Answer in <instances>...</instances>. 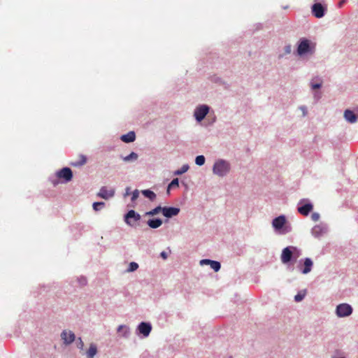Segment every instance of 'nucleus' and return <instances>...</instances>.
<instances>
[{
  "mask_svg": "<svg viewBox=\"0 0 358 358\" xmlns=\"http://www.w3.org/2000/svg\"><path fill=\"white\" fill-rule=\"evenodd\" d=\"M141 215L134 210H130L124 215V222L131 227H136L141 220Z\"/></svg>",
  "mask_w": 358,
  "mask_h": 358,
  "instance_id": "f03ea898",
  "label": "nucleus"
},
{
  "mask_svg": "<svg viewBox=\"0 0 358 358\" xmlns=\"http://www.w3.org/2000/svg\"><path fill=\"white\" fill-rule=\"evenodd\" d=\"M211 262H212V260H210V259H202V260H201L200 264L201 265H203V264H209L210 265L211 264Z\"/></svg>",
  "mask_w": 358,
  "mask_h": 358,
  "instance_id": "e433bc0d",
  "label": "nucleus"
},
{
  "mask_svg": "<svg viewBox=\"0 0 358 358\" xmlns=\"http://www.w3.org/2000/svg\"><path fill=\"white\" fill-rule=\"evenodd\" d=\"M180 213V208L176 207H163L162 214L166 217L170 218L176 216Z\"/></svg>",
  "mask_w": 358,
  "mask_h": 358,
  "instance_id": "9b49d317",
  "label": "nucleus"
},
{
  "mask_svg": "<svg viewBox=\"0 0 358 358\" xmlns=\"http://www.w3.org/2000/svg\"><path fill=\"white\" fill-rule=\"evenodd\" d=\"M115 194V189L113 188L108 189L106 187H102L99 192L97 193V196L104 199H108L113 197Z\"/></svg>",
  "mask_w": 358,
  "mask_h": 358,
  "instance_id": "6e6552de",
  "label": "nucleus"
},
{
  "mask_svg": "<svg viewBox=\"0 0 358 358\" xmlns=\"http://www.w3.org/2000/svg\"><path fill=\"white\" fill-rule=\"evenodd\" d=\"M136 134L134 131H129L127 134L121 136V140L125 143H131L135 141Z\"/></svg>",
  "mask_w": 358,
  "mask_h": 358,
  "instance_id": "a211bd4d",
  "label": "nucleus"
},
{
  "mask_svg": "<svg viewBox=\"0 0 358 358\" xmlns=\"http://www.w3.org/2000/svg\"><path fill=\"white\" fill-rule=\"evenodd\" d=\"M195 163L198 166H202L205 163V157L203 155H199L195 159Z\"/></svg>",
  "mask_w": 358,
  "mask_h": 358,
  "instance_id": "bb28decb",
  "label": "nucleus"
},
{
  "mask_svg": "<svg viewBox=\"0 0 358 358\" xmlns=\"http://www.w3.org/2000/svg\"><path fill=\"white\" fill-rule=\"evenodd\" d=\"M105 206L104 202H94L93 203V209L95 211L99 210L101 208H103Z\"/></svg>",
  "mask_w": 358,
  "mask_h": 358,
  "instance_id": "c756f323",
  "label": "nucleus"
},
{
  "mask_svg": "<svg viewBox=\"0 0 358 358\" xmlns=\"http://www.w3.org/2000/svg\"><path fill=\"white\" fill-rule=\"evenodd\" d=\"M210 267L215 271H218L220 269L221 265L220 263L217 261L212 260L211 264H210Z\"/></svg>",
  "mask_w": 358,
  "mask_h": 358,
  "instance_id": "a878e982",
  "label": "nucleus"
},
{
  "mask_svg": "<svg viewBox=\"0 0 358 358\" xmlns=\"http://www.w3.org/2000/svg\"><path fill=\"white\" fill-rule=\"evenodd\" d=\"M147 224L150 228L157 229L162 224V220L160 219H152L149 220Z\"/></svg>",
  "mask_w": 358,
  "mask_h": 358,
  "instance_id": "aec40b11",
  "label": "nucleus"
},
{
  "mask_svg": "<svg viewBox=\"0 0 358 358\" xmlns=\"http://www.w3.org/2000/svg\"><path fill=\"white\" fill-rule=\"evenodd\" d=\"M86 282H87V281H86V279H85V278H82V280H81L80 283H81L82 285H85V284H86Z\"/></svg>",
  "mask_w": 358,
  "mask_h": 358,
  "instance_id": "58836bf2",
  "label": "nucleus"
},
{
  "mask_svg": "<svg viewBox=\"0 0 358 358\" xmlns=\"http://www.w3.org/2000/svg\"><path fill=\"white\" fill-rule=\"evenodd\" d=\"M322 86V83H311V87L313 89L316 90L319 89Z\"/></svg>",
  "mask_w": 358,
  "mask_h": 358,
  "instance_id": "c9c22d12",
  "label": "nucleus"
},
{
  "mask_svg": "<svg viewBox=\"0 0 358 358\" xmlns=\"http://www.w3.org/2000/svg\"><path fill=\"white\" fill-rule=\"evenodd\" d=\"M189 169V166L187 164H184L181 168L179 170H177L176 172H175V174L176 175H181L185 172H187Z\"/></svg>",
  "mask_w": 358,
  "mask_h": 358,
  "instance_id": "c85d7f7f",
  "label": "nucleus"
},
{
  "mask_svg": "<svg viewBox=\"0 0 358 358\" xmlns=\"http://www.w3.org/2000/svg\"><path fill=\"white\" fill-rule=\"evenodd\" d=\"M87 162V157L83 155H80L78 159L71 162V165L74 167L81 166Z\"/></svg>",
  "mask_w": 358,
  "mask_h": 358,
  "instance_id": "4468645a",
  "label": "nucleus"
},
{
  "mask_svg": "<svg viewBox=\"0 0 358 358\" xmlns=\"http://www.w3.org/2000/svg\"><path fill=\"white\" fill-rule=\"evenodd\" d=\"M302 110H303V114L305 115V108H302Z\"/></svg>",
  "mask_w": 358,
  "mask_h": 358,
  "instance_id": "a19ab883",
  "label": "nucleus"
},
{
  "mask_svg": "<svg viewBox=\"0 0 358 358\" xmlns=\"http://www.w3.org/2000/svg\"><path fill=\"white\" fill-rule=\"evenodd\" d=\"M286 222V219L284 215L278 216L275 217L272 222L273 227L276 229H280L282 228Z\"/></svg>",
  "mask_w": 358,
  "mask_h": 358,
  "instance_id": "f8f14e48",
  "label": "nucleus"
},
{
  "mask_svg": "<svg viewBox=\"0 0 358 358\" xmlns=\"http://www.w3.org/2000/svg\"><path fill=\"white\" fill-rule=\"evenodd\" d=\"M295 250H296V248L293 246H289V247L284 248L282 251V254H281V257H280L281 262L283 264L289 263L292 260L294 252Z\"/></svg>",
  "mask_w": 358,
  "mask_h": 358,
  "instance_id": "7ed1b4c3",
  "label": "nucleus"
},
{
  "mask_svg": "<svg viewBox=\"0 0 358 358\" xmlns=\"http://www.w3.org/2000/svg\"><path fill=\"white\" fill-rule=\"evenodd\" d=\"M117 332L121 333L122 332L123 336H127L129 334V329L124 325H120L117 328Z\"/></svg>",
  "mask_w": 358,
  "mask_h": 358,
  "instance_id": "b1692460",
  "label": "nucleus"
},
{
  "mask_svg": "<svg viewBox=\"0 0 358 358\" xmlns=\"http://www.w3.org/2000/svg\"><path fill=\"white\" fill-rule=\"evenodd\" d=\"M313 263L310 258H306L303 262V268L301 269V272L303 274L309 273L313 267Z\"/></svg>",
  "mask_w": 358,
  "mask_h": 358,
  "instance_id": "dca6fc26",
  "label": "nucleus"
},
{
  "mask_svg": "<svg viewBox=\"0 0 358 358\" xmlns=\"http://www.w3.org/2000/svg\"><path fill=\"white\" fill-rule=\"evenodd\" d=\"M160 256L164 259H167V253L164 251L162 252L161 254H160Z\"/></svg>",
  "mask_w": 358,
  "mask_h": 358,
  "instance_id": "4c0bfd02",
  "label": "nucleus"
},
{
  "mask_svg": "<svg viewBox=\"0 0 358 358\" xmlns=\"http://www.w3.org/2000/svg\"><path fill=\"white\" fill-rule=\"evenodd\" d=\"M324 232V229L320 225L315 226L312 229V234L315 237H319Z\"/></svg>",
  "mask_w": 358,
  "mask_h": 358,
  "instance_id": "412c9836",
  "label": "nucleus"
},
{
  "mask_svg": "<svg viewBox=\"0 0 358 358\" xmlns=\"http://www.w3.org/2000/svg\"><path fill=\"white\" fill-rule=\"evenodd\" d=\"M139 192L137 189L134 190L132 193L131 201H134L138 197Z\"/></svg>",
  "mask_w": 358,
  "mask_h": 358,
  "instance_id": "473e14b6",
  "label": "nucleus"
},
{
  "mask_svg": "<svg viewBox=\"0 0 358 358\" xmlns=\"http://www.w3.org/2000/svg\"><path fill=\"white\" fill-rule=\"evenodd\" d=\"M344 117L345 120L350 123H354L357 121L356 115L350 110H346L345 111Z\"/></svg>",
  "mask_w": 358,
  "mask_h": 358,
  "instance_id": "f3484780",
  "label": "nucleus"
},
{
  "mask_svg": "<svg viewBox=\"0 0 358 358\" xmlns=\"http://www.w3.org/2000/svg\"><path fill=\"white\" fill-rule=\"evenodd\" d=\"M324 7L320 3H314L312 6V13L317 18H321L324 15Z\"/></svg>",
  "mask_w": 358,
  "mask_h": 358,
  "instance_id": "1a4fd4ad",
  "label": "nucleus"
},
{
  "mask_svg": "<svg viewBox=\"0 0 358 358\" xmlns=\"http://www.w3.org/2000/svg\"><path fill=\"white\" fill-rule=\"evenodd\" d=\"M77 346L79 349L80 350H83V348H84V343L83 341H82L81 338H78V344H77Z\"/></svg>",
  "mask_w": 358,
  "mask_h": 358,
  "instance_id": "72a5a7b5",
  "label": "nucleus"
},
{
  "mask_svg": "<svg viewBox=\"0 0 358 358\" xmlns=\"http://www.w3.org/2000/svg\"><path fill=\"white\" fill-rule=\"evenodd\" d=\"M138 158V155L134 152H132L130 155L124 157V160L125 162H128L130 160H136Z\"/></svg>",
  "mask_w": 358,
  "mask_h": 358,
  "instance_id": "cd10ccee",
  "label": "nucleus"
},
{
  "mask_svg": "<svg viewBox=\"0 0 358 358\" xmlns=\"http://www.w3.org/2000/svg\"><path fill=\"white\" fill-rule=\"evenodd\" d=\"M162 209H163V207L157 206L154 209L147 212L145 213V215H149V216H153V215H155L159 213L160 212L162 213Z\"/></svg>",
  "mask_w": 358,
  "mask_h": 358,
  "instance_id": "5701e85b",
  "label": "nucleus"
},
{
  "mask_svg": "<svg viewBox=\"0 0 358 358\" xmlns=\"http://www.w3.org/2000/svg\"><path fill=\"white\" fill-rule=\"evenodd\" d=\"M129 188L127 187V190H126V195H128L129 194Z\"/></svg>",
  "mask_w": 358,
  "mask_h": 358,
  "instance_id": "ea45409f",
  "label": "nucleus"
},
{
  "mask_svg": "<svg viewBox=\"0 0 358 358\" xmlns=\"http://www.w3.org/2000/svg\"><path fill=\"white\" fill-rule=\"evenodd\" d=\"M313 205L311 203H306L298 208V211L300 214L307 216L313 210Z\"/></svg>",
  "mask_w": 358,
  "mask_h": 358,
  "instance_id": "2eb2a0df",
  "label": "nucleus"
},
{
  "mask_svg": "<svg viewBox=\"0 0 358 358\" xmlns=\"http://www.w3.org/2000/svg\"><path fill=\"white\" fill-rule=\"evenodd\" d=\"M311 219L315 221V222H317V220H319L320 219V215L317 213H313L312 215H311Z\"/></svg>",
  "mask_w": 358,
  "mask_h": 358,
  "instance_id": "f704fd0d",
  "label": "nucleus"
},
{
  "mask_svg": "<svg viewBox=\"0 0 358 358\" xmlns=\"http://www.w3.org/2000/svg\"><path fill=\"white\" fill-rule=\"evenodd\" d=\"M97 353L96 345L91 343L88 350L86 352L87 358H94V355Z\"/></svg>",
  "mask_w": 358,
  "mask_h": 358,
  "instance_id": "6ab92c4d",
  "label": "nucleus"
},
{
  "mask_svg": "<svg viewBox=\"0 0 358 358\" xmlns=\"http://www.w3.org/2000/svg\"><path fill=\"white\" fill-rule=\"evenodd\" d=\"M305 294L306 293L305 292H299L295 296H294V299L296 301L299 302V301H301V300H303V299L304 298L305 296Z\"/></svg>",
  "mask_w": 358,
  "mask_h": 358,
  "instance_id": "2f4dec72",
  "label": "nucleus"
},
{
  "mask_svg": "<svg viewBox=\"0 0 358 358\" xmlns=\"http://www.w3.org/2000/svg\"><path fill=\"white\" fill-rule=\"evenodd\" d=\"M209 111V108L206 105L197 107L194 111V116L197 121L200 122L204 119Z\"/></svg>",
  "mask_w": 358,
  "mask_h": 358,
  "instance_id": "423d86ee",
  "label": "nucleus"
},
{
  "mask_svg": "<svg viewBox=\"0 0 358 358\" xmlns=\"http://www.w3.org/2000/svg\"><path fill=\"white\" fill-rule=\"evenodd\" d=\"M310 50V43L308 39H303L300 42L298 48L297 52L299 55H304L306 53H308Z\"/></svg>",
  "mask_w": 358,
  "mask_h": 358,
  "instance_id": "9d476101",
  "label": "nucleus"
},
{
  "mask_svg": "<svg viewBox=\"0 0 358 358\" xmlns=\"http://www.w3.org/2000/svg\"><path fill=\"white\" fill-rule=\"evenodd\" d=\"M56 176L59 179H63L64 182H67L71 180L73 178V173L71 169L68 167L63 168L56 173Z\"/></svg>",
  "mask_w": 358,
  "mask_h": 358,
  "instance_id": "20e7f679",
  "label": "nucleus"
},
{
  "mask_svg": "<svg viewBox=\"0 0 358 358\" xmlns=\"http://www.w3.org/2000/svg\"><path fill=\"white\" fill-rule=\"evenodd\" d=\"M178 178H174L168 186L167 193H169V189L171 188L178 187Z\"/></svg>",
  "mask_w": 358,
  "mask_h": 358,
  "instance_id": "393cba45",
  "label": "nucleus"
},
{
  "mask_svg": "<svg viewBox=\"0 0 358 358\" xmlns=\"http://www.w3.org/2000/svg\"><path fill=\"white\" fill-rule=\"evenodd\" d=\"M352 312V308L348 303H341L336 308V314L340 317L348 316L351 315Z\"/></svg>",
  "mask_w": 358,
  "mask_h": 358,
  "instance_id": "39448f33",
  "label": "nucleus"
},
{
  "mask_svg": "<svg viewBox=\"0 0 358 358\" xmlns=\"http://www.w3.org/2000/svg\"><path fill=\"white\" fill-rule=\"evenodd\" d=\"M53 184L55 185H57V182H53Z\"/></svg>",
  "mask_w": 358,
  "mask_h": 358,
  "instance_id": "79ce46f5",
  "label": "nucleus"
},
{
  "mask_svg": "<svg viewBox=\"0 0 358 358\" xmlns=\"http://www.w3.org/2000/svg\"><path fill=\"white\" fill-rule=\"evenodd\" d=\"M138 268V264L136 262H131L129 264V268H127V272H133Z\"/></svg>",
  "mask_w": 358,
  "mask_h": 358,
  "instance_id": "7c9ffc66",
  "label": "nucleus"
},
{
  "mask_svg": "<svg viewBox=\"0 0 358 358\" xmlns=\"http://www.w3.org/2000/svg\"><path fill=\"white\" fill-rule=\"evenodd\" d=\"M229 164L224 160L220 159L215 163L213 171L219 176H224L229 171Z\"/></svg>",
  "mask_w": 358,
  "mask_h": 358,
  "instance_id": "f257e3e1",
  "label": "nucleus"
},
{
  "mask_svg": "<svg viewBox=\"0 0 358 358\" xmlns=\"http://www.w3.org/2000/svg\"><path fill=\"white\" fill-rule=\"evenodd\" d=\"M142 194L151 201H154L156 199L155 193L150 189L143 190Z\"/></svg>",
  "mask_w": 358,
  "mask_h": 358,
  "instance_id": "4be33fe9",
  "label": "nucleus"
},
{
  "mask_svg": "<svg viewBox=\"0 0 358 358\" xmlns=\"http://www.w3.org/2000/svg\"><path fill=\"white\" fill-rule=\"evenodd\" d=\"M61 338L65 345H69L75 341L76 336L70 330H64L61 334Z\"/></svg>",
  "mask_w": 358,
  "mask_h": 358,
  "instance_id": "0eeeda50",
  "label": "nucleus"
},
{
  "mask_svg": "<svg viewBox=\"0 0 358 358\" xmlns=\"http://www.w3.org/2000/svg\"><path fill=\"white\" fill-rule=\"evenodd\" d=\"M151 326L148 323L141 322L138 325V330L141 334H142L145 336H148L151 331Z\"/></svg>",
  "mask_w": 358,
  "mask_h": 358,
  "instance_id": "ddd939ff",
  "label": "nucleus"
}]
</instances>
